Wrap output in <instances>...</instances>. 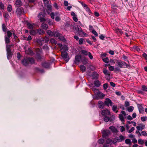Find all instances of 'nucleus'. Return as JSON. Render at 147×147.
<instances>
[{
	"label": "nucleus",
	"instance_id": "c756f323",
	"mask_svg": "<svg viewBox=\"0 0 147 147\" xmlns=\"http://www.w3.org/2000/svg\"><path fill=\"white\" fill-rule=\"evenodd\" d=\"M103 72L106 76H110L109 72L107 69H104L103 70Z\"/></svg>",
	"mask_w": 147,
	"mask_h": 147
},
{
	"label": "nucleus",
	"instance_id": "f03ea898",
	"mask_svg": "<svg viewBox=\"0 0 147 147\" xmlns=\"http://www.w3.org/2000/svg\"><path fill=\"white\" fill-rule=\"evenodd\" d=\"M12 46V45H6V49L7 52V58L8 59H10L13 54V53L11 52V49Z\"/></svg>",
	"mask_w": 147,
	"mask_h": 147
},
{
	"label": "nucleus",
	"instance_id": "f3484780",
	"mask_svg": "<svg viewBox=\"0 0 147 147\" xmlns=\"http://www.w3.org/2000/svg\"><path fill=\"white\" fill-rule=\"evenodd\" d=\"M15 5L18 7H20L22 5V2L20 0H16L15 2Z\"/></svg>",
	"mask_w": 147,
	"mask_h": 147
},
{
	"label": "nucleus",
	"instance_id": "338daca9",
	"mask_svg": "<svg viewBox=\"0 0 147 147\" xmlns=\"http://www.w3.org/2000/svg\"><path fill=\"white\" fill-rule=\"evenodd\" d=\"M88 56L90 59H93V56L92 55L91 53L90 52H88Z\"/></svg>",
	"mask_w": 147,
	"mask_h": 147
},
{
	"label": "nucleus",
	"instance_id": "4d7b16f0",
	"mask_svg": "<svg viewBox=\"0 0 147 147\" xmlns=\"http://www.w3.org/2000/svg\"><path fill=\"white\" fill-rule=\"evenodd\" d=\"M141 132L142 135L144 136H147V134L145 131H141Z\"/></svg>",
	"mask_w": 147,
	"mask_h": 147
},
{
	"label": "nucleus",
	"instance_id": "c9c22d12",
	"mask_svg": "<svg viewBox=\"0 0 147 147\" xmlns=\"http://www.w3.org/2000/svg\"><path fill=\"white\" fill-rule=\"evenodd\" d=\"M2 29L3 31L4 32H6L7 28L6 27V25L4 23L3 24H2Z\"/></svg>",
	"mask_w": 147,
	"mask_h": 147
},
{
	"label": "nucleus",
	"instance_id": "20e7f679",
	"mask_svg": "<svg viewBox=\"0 0 147 147\" xmlns=\"http://www.w3.org/2000/svg\"><path fill=\"white\" fill-rule=\"evenodd\" d=\"M16 13L18 16H21L24 13V8L22 7H18L16 9Z\"/></svg>",
	"mask_w": 147,
	"mask_h": 147
},
{
	"label": "nucleus",
	"instance_id": "a211bd4d",
	"mask_svg": "<svg viewBox=\"0 0 147 147\" xmlns=\"http://www.w3.org/2000/svg\"><path fill=\"white\" fill-rule=\"evenodd\" d=\"M145 125H140L136 127V128L138 130H142L145 128Z\"/></svg>",
	"mask_w": 147,
	"mask_h": 147
},
{
	"label": "nucleus",
	"instance_id": "5701e85b",
	"mask_svg": "<svg viewBox=\"0 0 147 147\" xmlns=\"http://www.w3.org/2000/svg\"><path fill=\"white\" fill-rule=\"evenodd\" d=\"M41 27L43 29L46 30L48 28V26L47 24L45 23H43L42 24Z\"/></svg>",
	"mask_w": 147,
	"mask_h": 147
},
{
	"label": "nucleus",
	"instance_id": "49530a36",
	"mask_svg": "<svg viewBox=\"0 0 147 147\" xmlns=\"http://www.w3.org/2000/svg\"><path fill=\"white\" fill-rule=\"evenodd\" d=\"M35 69L36 71L37 72H42L43 71V70L42 69H40L38 67H36L35 68Z\"/></svg>",
	"mask_w": 147,
	"mask_h": 147
},
{
	"label": "nucleus",
	"instance_id": "603ef678",
	"mask_svg": "<svg viewBox=\"0 0 147 147\" xmlns=\"http://www.w3.org/2000/svg\"><path fill=\"white\" fill-rule=\"evenodd\" d=\"M138 142L139 144L142 145L144 144V141L142 139H139L138 140Z\"/></svg>",
	"mask_w": 147,
	"mask_h": 147
},
{
	"label": "nucleus",
	"instance_id": "39448f33",
	"mask_svg": "<svg viewBox=\"0 0 147 147\" xmlns=\"http://www.w3.org/2000/svg\"><path fill=\"white\" fill-rule=\"evenodd\" d=\"M61 56L66 62H67L69 60V57L67 53L65 51H64L61 52Z\"/></svg>",
	"mask_w": 147,
	"mask_h": 147
},
{
	"label": "nucleus",
	"instance_id": "4c0bfd02",
	"mask_svg": "<svg viewBox=\"0 0 147 147\" xmlns=\"http://www.w3.org/2000/svg\"><path fill=\"white\" fill-rule=\"evenodd\" d=\"M30 33L31 35H35L36 34L37 32L35 30H32L30 31Z\"/></svg>",
	"mask_w": 147,
	"mask_h": 147
},
{
	"label": "nucleus",
	"instance_id": "4be33fe9",
	"mask_svg": "<svg viewBox=\"0 0 147 147\" xmlns=\"http://www.w3.org/2000/svg\"><path fill=\"white\" fill-rule=\"evenodd\" d=\"M42 66L45 68H48L49 67V63L44 62L42 63Z\"/></svg>",
	"mask_w": 147,
	"mask_h": 147
},
{
	"label": "nucleus",
	"instance_id": "79ce46f5",
	"mask_svg": "<svg viewBox=\"0 0 147 147\" xmlns=\"http://www.w3.org/2000/svg\"><path fill=\"white\" fill-rule=\"evenodd\" d=\"M44 3V4L45 6H46L47 5H48V4H49L50 3H51L50 1H49L48 0H42Z\"/></svg>",
	"mask_w": 147,
	"mask_h": 147
},
{
	"label": "nucleus",
	"instance_id": "dca6fc26",
	"mask_svg": "<svg viewBox=\"0 0 147 147\" xmlns=\"http://www.w3.org/2000/svg\"><path fill=\"white\" fill-rule=\"evenodd\" d=\"M125 139L124 137L122 135H121L119 136V138H116V141L117 142H121L123 141Z\"/></svg>",
	"mask_w": 147,
	"mask_h": 147
},
{
	"label": "nucleus",
	"instance_id": "8fccbe9b",
	"mask_svg": "<svg viewBox=\"0 0 147 147\" xmlns=\"http://www.w3.org/2000/svg\"><path fill=\"white\" fill-rule=\"evenodd\" d=\"M7 10L9 12H11L12 10V6L11 5H9L7 7Z\"/></svg>",
	"mask_w": 147,
	"mask_h": 147
},
{
	"label": "nucleus",
	"instance_id": "58836bf2",
	"mask_svg": "<svg viewBox=\"0 0 147 147\" xmlns=\"http://www.w3.org/2000/svg\"><path fill=\"white\" fill-rule=\"evenodd\" d=\"M80 68L82 73L84 72L86 70V68L84 65H81Z\"/></svg>",
	"mask_w": 147,
	"mask_h": 147
},
{
	"label": "nucleus",
	"instance_id": "ea45409f",
	"mask_svg": "<svg viewBox=\"0 0 147 147\" xmlns=\"http://www.w3.org/2000/svg\"><path fill=\"white\" fill-rule=\"evenodd\" d=\"M7 37L10 38L12 35V33L9 30H8L7 32Z\"/></svg>",
	"mask_w": 147,
	"mask_h": 147
},
{
	"label": "nucleus",
	"instance_id": "09e8293b",
	"mask_svg": "<svg viewBox=\"0 0 147 147\" xmlns=\"http://www.w3.org/2000/svg\"><path fill=\"white\" fill-rule=\"evenodd\" d=\"M133 48L136 51H137L139 52L140 51V49L138 46H135L133 47Z\"/></svg>",
	"mask_w": 147,
	"mask_h": 147
},
{
	"label": "nucleus",
	"instance_id": "f8f14e48",
	"mask_svg": "<svg viewBox=\"0 0 147 147\" xmlns=\"http://www.w3.org/2000/svg\"><path fill=\"white\" fill-rule=\"evenodd\" d=\"M100 113L103 116H108L110 114V112L108 109L103 110L101 111Z\"/></svg>",
	"mask_w": 147,
	"mask_h": 147
},
{
	"label": "nucleus",
	"instance_id": "bb28decb",
	"mask_svg": "<svg viewBox=\"0 0 147 147\" xmlns=\"http://www.w3.org/2000/svg\"><path fill=\"white\" fill-rule=\"evenodd\" d=\"M9 37H7V36L5 35V43L6 44H8L10 42V39Z\"/></svg>",
	"mask_w": 147,
	"mask_h": 147
},
{
	"label": "nucleus",
	"instance_id": "a19ab883",
	"mask_svg": "<svg viewBox=\"0 0 147 147\" xmlns=\"http://www.w3.org/2000/svg\"><path fill=\"white\" fill-rule=\"evenodd\" d=\"M51 3H50L49 4H48L45 6L46 7H47L48 9L50 11H51L52 9V6L51 5Z\"/></svg>",
	"mask_w": 147,
	"mask_h": 147
},
{
	"label": "nucleus",
	"instance_id": "de8ad7c7",
	"mask_svg": "<svg viewBox=\"0 0 147 147\" xmlns=\"http://www.w3.org/2000/svg\"><path fill=\"white\" fill-rule=\"evenodd\" d=\"M3 16L6 19H8L9 16L7 13H5L3 14Z\"/></svg>",
	"mask_w": 147,
	"mask_h": 147
},
{
	"label": "nucleus",
	"instance_id": "f704fd0d",
	"mask_svg": "<svg viewBox=\"0 0 147 147\" xmlns=\"http://www.w3.org/2000/svg\"><path fill=\"white\" fill-rule=\"evenodd\" d=\"M5 6L4 4L1 2H0V9L3 10L4 9Z\"/></svg>",
	"mask_w": 147,
	"mask_h": 147
},
{
	"label": "nucleus",
	"instance_id": "e2e57ef3",
	"mask_svg": "<svg viewBox=\"0 0 147 147\" xmlns=\"http://www.w3.org/2000/svg\"><path fill=\"white\" fill-rule=\"evenodd\" d=\"M50 42L52 43L56 44L57 43V41L54 39H52L50 40Z\"/></svg>",
	"mask_w": 147,
	"mask_h": 147
},
{
	"label": "nucleus",
	"instance_id": "6e6552de",
	"mask_svg": "<svg viewBox=\"0 0 147 147\" xmlns=\"http://www.w3.org/2000/svg\"><path fill=\"white\" fill-rule=\"evenodd\" d=\"M82 57L80 55H76L75 57V63L76 64H79V62L81 61Z\"/></svg>",
	"mask_w": 147,
	"mask_h": 147
},
{
	"label": "nucleus",
	"instance_id": "412c9836",
	"mask_svg": "<svg viewBox=\"0 0 147 147\" xmlns=\"http://www.w3.org/2000/svg\"><path fill=\"white\" fill-rule=\"evenodd\" d=\"M81 61L84 64H86L88 63V60L85 57H82Z\"/></svg>",
	"mask_w": 147,
	"mask_h": 147
},
{
	"label": "nucleus",
	"instance_id": "ddd939ff",
	"mask_svg": "<svg viewBox=\"0 0 147 147\" xmlns=\"http://www.w3.org/2000/svg\"><path fill=\"white\" fill-rule=\"evenodd\" d=\"M43 17H44V15L42 12H40L39 13L38 17L39 18L41 22H44L46 21L45 19Z\"/></svg>",
	"mask_w": 147,
	"mask_h": 147
},
{
	"label": "nucleus",
	"instance_id": "680f3d73",
	"mask_svg": "<svg viewBox=\"0 0 147 147\" xmlns=\"http://www.w3.org/2000/svg\"><path fill=\"white\" fill-rule=\"evenodd\" d=\"M122 57L123 59L125 61H127V62L129 63V61H128V60H127V59H128V57L127 56H125V55H123Z\"/></svg>",
	"mask_w": 147,
	"mask_h": 147
},
{
	"label": "nucleus",
	"instance_id": "bf43d9fd",
	"mask_svg": "<svg viewBox=\"0 0 147 147\" xmlns=\"http://www.w3.org/2000/svg\"><path fill=\"white\" fill-rule=\"evenodd\" d=\"M125 142L127 144H130L131 143L130 140L129 139H126L125 140Z\"/></svg>",
	"mask_w": 147,
	"mask_h": 147
},
{
	"label": "nucleus",
	"instance_id": "37998d69",
	"mask_svg": "<svg viewBox=\"0 0 147 147\" xmlns=\"http://www.w3.org/2000/svg\"><path fill=\"white\" fill-rule=\"evenodd\" d=\"M98 103L99 105V107L100 108H103L104 106V104L102 102V101H99L98 102Z\"/></svg>",
	"mask_w": 147,
	"mask_h": 147
},
{
	"label": "nucleus",
	"instance_id": "052dcab7",
	"mask_svg": "<svg viewBox=\"0 0 147 147\" xmlns=\"http://www.w3.org/2000/svg\"><path fill=\"white\" fill-rule=\"evenodd\" d=\"M116 32L120 34H122L123 33V31L121 29H116Z\"/></svg>",
	"mask_w": 147,
	"mask_h": 147
},
{
	"label": "nucleus",
	"instance_id": "5fc2aeb1",
	"mask_svg": "<svg viewBox=\"0 0 147 147\" xmlns=\"http://www.w3.org/2000/svg\"><path fill=\"white\" fill-rule=\"evenodd\" d=\"M104 142V140L103 139H100L98 140V142L99 144H102Z\"/></svg>",
	"mask_w": 147,
	"mask_h": 147
},
{
	"label": "nucleus",
	"instance_id": "6ab92c4d",
	"mask_svg": "<svg viewBox=\"0 0 147 147\" xmlns=\"http://www.w3.org/2000/svg\"><path fill=\"white\" fill-rule=\"evenodd\" d=\"M34 24H30L29 23H28L27 24V26L29 29L32 30L33 29Z\"/></svg>",
	"mask_w": 147,
	"mask_h": 147
},
{
	"label": "nucleus",
	"instance_id": "7ed1b4c3",
	"mask_svg": "<svg viewBox=\"0 0 147 147\" xmlns=\"http://www.w3.org/2000/svg\"><path fill=\"white\" fill-rule=\"evenodd\" d=\"M42 50L39 49L36 50V58L38 60H40L43 58V56L42 55Z\"/></svg>",
	"mask_w": 147,
	"mask_h": 147
},
{
	"label": "nucleus",
	"instance_id": "c85d7f7f",
	"mask_svg": "<svg viewBox=\"0 0 147 147\" xmlns=\"http://www.w3.org/2000/svg\"><path fill=\"white\" fill-rule=\"evenodd\" d=\"M42 40L45 42H47L49 41V38L48 37L45 36L42 38Z\"/></svg>",
	"mask_w": 147,
	"mask_h": 147
},
{
	"label": "nucleus",
	"instance_id": "e433bc0d",
	"mask_svg": "<svg viewBox=\"0 0 147 147\" xmlns=\"http://www.w3.org/2000/svg\"><path fill=\"white\" fill-rule=\"evenodd\" d=\"M107 144H111L113 143V141L111 139H108L106 141Z\"/></svg>",
	"mask_w": 147,
	"mask_h": 147
},
{
	"label": "nucleus",
	"instance_id": "6e6d98bb",
	"mask_svg": "<svg viewBox=\"0 0 147 147\" xmlns=\"http://www.w3.org/2000/svg\"><path fill=\"white\" fill-rule=\"evenodd\" d=\"M81 53L85 55H88L87 51L84 50H82L81 51Z\"/></svg>",
	"mask_w": 147,
	"mask_h": 147
},
{
	"label": "nucleus",
	"instance_id": "72a5a7b5",
	"mask_svg": "<svg viewBox=\"0 0 147 147\" xmlns=\"http://www.w3.org/2000/svg\"><path fill=\"white\" fill-rule=\"evenodd\" d=\"M47 33L50 36H53V32H52L50 30H47Z\"/></svg>",
	"mask_w": 147,
	"mask_h": 147
},
{
	"label": "nucleus",
	"instance_id": "aec40b11",
	"mask_svg": "<svg viewBox=\"0 0 147 147\" xmlns=\"http://www.w3.org/2000/svg\"><path fill=\"white\" fill-rule=\"evenodd\" d=\"M94 84L95 86L97 87H99L101 84L100 82L98 80H97L94 81Z\"/></svg>",
	"mask_w": 147,
	"mask_h": 147
},
{
	"label": "nucleus",
	"instance_id": "4468645a",
	"mask_svg": "<svg viewBox=\"0 0 147 147\" xmlns=\"http://www.w3.org/2000/svg\"><path fill=\"white\" fill-rule=\"evenodd\" d=\"M81 29V28L80 27H79L78 26H74L73 27V31L74 32L75 34L78 32L80 29Z\"/></svg>",
	"mask_w": 147,
	"mask_h": 147
},
{
	"label": "nucleus",
	"instance_id": "9b49d317",
	"mask_svg": "<svg viewBox=\"0 0 147 147\" xmlns=\"http://www.w3.org/2000/svg\"><path fill=\"white\" fill-rule=\"evenodd\" d=\"M116 63L117 64V66L119 67H125L124 66H125V64H126V62L120 60L119 61H117Z\"/></svg>",
	"mask_w": 147,
	"mask_h": 147
},
{
	"label": "nucleus",
	"instance_id": "473e14b6",
	"mask_svg": "<svg viewBox=\"0 0 147 147\" xmlns=\"http://www.w3.org/2000/svg\"><path fill=\"white\" fill-rule=\"evenodd\" d=\"M117 107L116 105H114L112 107V110L113 111L115 112L116 113H117L118 111L117 110Z\"/></svg>",
	"mask_w": 147,
	"mask_h": 147
},
{
	"label": "nucleus",
	"instance_id": "3c124183",
	"mask_svg": "<svg viewBox=\"0 0 147 147\" xmlns=\"http://www.w3.org/2000/svg\"><path fill=\"white\" fill-rule=\"evenodd\" d=\"M102 59L103 61L105 63H107L109 62V59L108 57H106L105 58H103Z\"/></svg>",
	"mask_w": 147,
	"mask_h": 147
},
{
	"label": "nucleus",
	"instance_id": "a878e982",
	"mask_svg": "<svg viewBox=\"0 0 147 147\" xmlns=\"http://www.w3.org/2000/svg\"><path fill=\"white\" fill-rule=\"evenodd\" d=\"M105 117L104 118V120L105 122H107L109 121H111L112 120L111 119V118H109V117H108V116H104Z\"/></svg>",
	"mask_w": 147,
	"mask_h": 147
},
{
	"label": "nucleus",
	"instance_id": "69168bd1",
	"mask_svg": "<svg viewBox=\"0 0 147 147\" xmlns=\"http://www.w3.org/2000/svg\"><path fill=\"white\" fill-rule=\"evenodd\" d=\"M125 127L123 126H121L120 127V131L121 132H123L125 131Z\"/></svg>",
	"mask_w": 147,
	"mask_h": 147
},
{
	"label": "nucleus",
	"instance_id": "b1692460",
	"mask_svg": "<svg viewBox=\"0 0 147 147\" xmlns=\"http://www.w3.org/2000/svg\"><path fill=\"white\" fill-rule=\"evenodd\" d=\"M78 34L81 36H85L86 34L81 29V28L80 29L79 32Z\"/></svg>",
	"mask_w": 147,
	"mask_h": 147
},
{
	"label": "nucleus",
	"instance_id": "9d476101",
	"mask_svg": "<svg viewBox=\"0 0 147 147\" xmlns=\"http://www.w3.org/2000/svg\"><path fill=\"white\" fill-rule=\"evenodd\" d=\"M105 105L109 107L110 105L111 106H112V102L111 99L108 98H106L104 102Z\"/></svg>",
	"mask_w": 147,
	"mask_h": 147
},
{
	"label": "nucleus",
	"instance_id": "f257e3e1",
	"mask_svg": "<svg viewBox=\"0 0 147 147\" xmlns=\"http://www.w3.org/2000/svg\"><path fill=\"white\" fill-rule=\"evenodd\" d=\"M22 63L24 66H27L29 63L31 64H34L35 63V62L33 58L28 57L24 58L23 60H22Z\"/></svg>",
	"mask_w": 147,
	"mask_h": 147
},
{
	"label": "nucleus",
	"instance_id": "1a4fd4ad",
	"mask_svg": "<svg viewBox=\"0 0 147 147\" xmlns=\"http://www.w3.org/2000/svg\"><path fill=\"white\" fill-rule=\"evenodd\" d=\"M112 11L115 13H117L118 12V9H119V7L115 3H113L111 5Z\"/></svg>",
	"mask_w": 147,
	"mask_h": 147
},
{
	"label": "nucleus",
	"instance_id": "0e129e2a",
	"mask_svg": "<svg viewBox=\"0 0 147 147\" xmlns=\"http://www.w3.org/2000/svg\"><path fill=\"white\" fill-rule=\"evenodd\" d=\"M92 33L96 36H98V34L96 31L95 30H93L92 31Z\"/></svg>",
	"mask_w": 147,
	"mask_h": 147
},
{
	"label": "nucleus",
	"instance_id": "13d9d810",
	"mask_svg": "<svg viewBox=\"0 0 147 147\" xmlns=\"http://www.w3.org/2000/svg\"><path fill=\"white\" fill-rule=\"evenodd\" d=\"M84 39L82 38H80L79 40V43L80 45H82L84 42Z\"/></svg>",
	"mask_w": 147,
	"mask_h": 147
},
{
	"label": "nucleus",
	"instance_id": "2f4dec72",
	"mask_svg": "<svg viewBox=\"0 0 147 147\" xmlns=\"http://www.w3.org/2000/svg\"><path fill=\"white\" fill-rule=\"evenodd\" d=\"M37 32L39 34H42L45 33V32L40 29H38L37 30Z\"/></svg>",
	"mask_w": 147,
	"mask_h": 147
},
{
	"label": "nucleus",
	"instance_id": "774afa93",
	"mask_svg": "<svg viewBox=\"0 0 147 147\" xmlns=\"http://www.w3.org/2000/svg\"><path fill=\"white\" fill-rule=\"evenodd\" d=\"M103 87L105 90L108 88V84L107 83L103 85Z\"/></svg>",
	"mask_w": 147,
	"mask_h": 147
},
{
	"label": "nucleus",
	"instance_id": "7c9ffc66",
	"mask_svg": "<svg viewBox=\"0 0 147 147\" xmlns=\"http://www.w3.org/2000/svg\"><path fill=\"white\" fill-rule=\"evenodd\" d=\"M98 74L96 72L93 73L92 74V77L93 79H96L98 77Z\"/></svg>",
	"mask_w": 147,
	"mask_h": 147
},
{
	"label": "nucleus",
	"instance_id": "423d86ee",
	"mask_svg": "<svg viewBox=\"0 0 147 147\" xmlns=\"http://www.w3.org/2000/svg\"><path fill=\"white\" fill-rule=\"evenodd\" d=\"M92 90L95 94H97L98 95H100V97L101 98L104 97V94L103 93H101L100 92L98 89L93 88H92Z\"/></svg>",
	"mask_w": 147,
	"mask_h": 147
},
{
	"label": "nucleus",
	"instance_id": "cd10ccee",
	"mask_svg": "<svg viewBox=\"0 0 147 147\" xmlns=\"http://www.w3.org/2000/svg\"><path fill=\"white\" fill-rule=\"evenodd\" d=\"M53 36L55 37H59L61 35L58 31L53 32Z\"/></svg>",
	"mask_w": 147,
	"mask_h": 147
},
{
	"label": "nucleus",
	"instance_id": "393cba45",
	"mask_svg": "<svg viewBox=\"0 0 147 147\" xmlns=\"http://www.w3.org/2000/svg\"><path fill=\"white\" fill-rule=\"evenodd\" d=\"M109 129H110L113 132L117 133V129L113 126H110Z\"/></svg>",
	"mask_w": 147,
	"mask_h": 147
},
{
	"label": "nucleus",
	"instance_id": "a18cd8bd",
	"mask_svg": "<svg viewBox=\"0 0 147 147\" xmlns=\"http://www.w3.org/2000/svg\"><path fill=\"white\" fill-rule=\"evenodd\" d=\"M119 116L121 121L122 122H124V119L123 116L122 115V114H120L119 115Z\"/></svg>",
	"mask_w": 147,
	"mask_h": 147
},
{
	"label": "nucleus",
	"instance_id": "864d4df0",
	"mask_svg": "<svg viewBox=\"0 0 147 147\" xmlns=\"http://www.w3.org/2000/svg\"><path fill=\"white\" fill-rule=\"evenodd\" d=\"M142 90L143 91L145 92H147V87L145 85H142Z\"/></svg>",
	"mask_w": 147,
	"mask_h": 147
},
{
	"label": "nucleus",
	"instance_id": "2eb2a0df",
	"mask_svg": "<svg viewBox=\"0 0 147 147\" xmlns=\"http://www.w3.org/2000/svg\"><path fill=\"white\" fill-rule=\"evenodd\" d=\"M25 52L26 53L31 55H32L34 54L33 52L30 48H29L28 50H26Z\"/></svg>",
	"mask_w": 147,
	"mask_h": 147
},
{
	"label": "nucleus",
	"instance_id": "c03bdc74",
	"mask_svg": "<svg viewBox=\"0 0 147 147\" xmlns=\"http://www.w3.org/2000/svg\"><path fill=\"white\" fill-rule=\"evenodd\" d=\"M134 109V107L132 106H131L128 107L127 108V110L129 112L132 111Z\"/></svg>",
	"mask_w": 147,
	"mask_h": 147
},
{
	"label": "nucleus",
	"instance_id": "0eeeda50",
	"mask_svg": "<svg viewBox=\"0 0 147 147\" xmlns=\"http://www.w3.org/2000/svg\"><path fill=\"white\" fill-rule=\"evenodd\" d=\"M110 134V131L108 130H104L102 131V134L103 138H106Z\"/></svg>",
	"mask_w": 147,
	"mask_h": 147
}]
</instances>
